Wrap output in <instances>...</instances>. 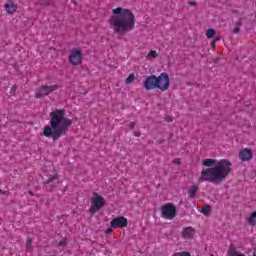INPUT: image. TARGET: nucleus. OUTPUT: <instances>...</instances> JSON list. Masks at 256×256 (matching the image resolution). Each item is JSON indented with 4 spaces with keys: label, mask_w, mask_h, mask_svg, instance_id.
I'll use <instances>...</instances> for the list:
<instances>
[{
    "label": "nucleus",
    "mask_w": 256,
    "mask_h": 256,
    "mask_svg": "<svg viewBox=\"0 0 256 256\" xmlns=\"http://www.w3.org/2000/svg\"><path fill=\"white\" fill-rule=\"evenodd\" d=\"M204 168L200 173L198 178V183H213L214 185H219L223 183L227 177L231 174V167L233 164L227 159H217L207 158L202 161Z\"/></svg>",
    "instance_id": "obj_1"
},
{
    "label": "nucleus",
    "mask_w": 256,
    "mask_h": 256,
    "mask_svg": "<svg viewBox=\"0 0 256 256\" xmlns=\"http://www.w3.org/2000/svg\"><path fill=\"white\" fill-rule=\"evenodd\" d=\"M72 125L73 120L65 116V110L55 109L50 112V125L44 126L43 135L53 139V141H58L67 134Z\"/></svg>",
    "instance_id": "obj_2"
},
{
    "label": "nucleus",
    "mask_w": 256,
    "mask_h": 256,
    "mask_svg": "<svg viewBox=\"0 0 256 256\" xmlns=\"http://www.w3.org/2000/svg\"><path fill=\"white\" fill-rule=\"evenodd\" d=\"M112 14L108 23L110 29H112L113 33L116 35H125V33H129V31L135 29L136 20L133 11L127 8L117 7L112 10Z\"/></svg>",
    "instance_id": "obj_3"
},
{
    "label": "nucleus",
    "mask_w": 256,
    "mask_h": 256,
    "mask_svg": "<svg viewBox=\"0 0 256 256\" xmlns=\"http://www.w3.org/2000/svg\"><path fill=\"white\" fill-rule=\"evenodd\" d=\"M90 202V213H92V215H95L97 211H101V209L105 207V198H103V196L99 195L98 193H93Z\"/></svg>",
    "instance_id": "obj_4"
},
{
    "label": "nucleus",
    "mask_w": 256,
    "mask_h": 256,
    "mask_svg": "<svg viewBox=\"0 0 256 256\" xmlns=\"http://www.w3.org/2000/svg\"><path fill=\"white\" fill-rule=\"evenodd\" d=\"M177 216V208L172 203H167L161 207V217L167 221H173Z\"/></svg>",
    "instance_id": "obj_5"
},
{
    "label": "nucleus",
    "mask_w": 256,
    "mask_h": 256,
    "mask_svg": "<svg viewBox=\"0 0 256 256\" xmlns=\"http://www.w3.org/2000/svg\"><path fill=\"white\" fill-rule=\"evenodd\" d=\"M68 61L74 67L81 65L83 63V51L79 48H73L68 56Z\"/></svg>",
    "instance_id": "obj_6"
},
{
    "label": "nucleus",
    "mask_w": 256,
    "mask_h": 256,
    "mask_svg": "<svg viewBox=\"0 0 256 256\" xmlns=\"http://www.w3.org/2000/svg\"><path fill=\"white\" fill-rule=\"evenodd\" d=\"M171 85V80H169L168 73H161L158 77L156 76V89L160 91H167Z\"/></svg>",
    "instance_id": "obj_7"
},
{
    "label": "nucleus",
    "mask_w": 256,
    "mask_h": 256,
    "mask_svg": "<svg viewBox=\"0 0 256 256\" xmlns=\"http://www.w3.org/2000/svg\"><path fill=\"white\" fill-rule=\"evenodd\" d=\"M59 87L57 85L52 86H42L38 89H36L35 97L36 99H41L42 97H47V95H51L53 91H57Z\"/></svg>",
    "instance_id": "obj_8"
},
{
    "label": "nucleus",
    "mask_w": 256,
    "mask_h": 256,
    "mask_svg": "<svg viewBox=\"0 0 256 256\" xmlns=\"http://www.w3.org/2000/svg\"><path fill=\"white\" fill-rule=\"evenodd\" d=\"M127 223V218L119 216L111 220L110 227L111 229H123L124 227H127Z\"/></svg>",
    "instance_id": "obj_9"
},
{
    "label": "nucleus",
    "mask_w": 256,
    "mask_h": 256,
    "mask_svg": "<svg viewBox=\"0 0 256 256\" xmlns=\"http://www.w3.org/2000/svg\"><path fill=\"white\" fill-rule=\"evenodd\" d=\"M144 89H146V91H152L153 89H157V76H148L144 81Z\"/></svg>",
    "instance_id": "obj_10"
},
{
    "label": "nucleus",
    "mask_w": 256,
    "mask_h": 256,
    "mask_svg": "<svg viewBox=\"0 0 256 256\" xmlns=\"http://www.w3.org/2000/svg\"><path fill=\"white\" fill-rule=\"evenodd\" d=\"M239 159L244 163H247L253 159V151L249 148H244L239 152Z\"/></svg>",
    "instance_id": "obj_11"
},
{
    "label": "nucleus",
    "mask_w": 256,
    "mask_h": 256,
    "mask_svg": "<svg viewBox=\"0 0 256 256\" xmlns=\"http://www.w3.org/2000/svg\"><path fill=\"white\" fill-rule=\"evenodd\" d=\"M181 236L183 239H193V237H195V228L191 226L183 228Z\"/></svg>",
    "instance_id": "obj_12"
},
{
    "label": "nucleus",
    "mask_w": 256,
    "mask_h": 256,
    "mask_svg": "<svg viewBox=\"0 0 256 256\" xmlns=\"http://www.w3.org/2000/svg\"><path fill=\"white\" fill-rule=\"evenodd\" d=\"M5 11L8 12L9 15H13L15 11H17V4L13 3L12 1H9L8 3L5 4Z\"/></svg>",
    "instance_id": "obj_13"
},
{
    "label": "nucleus",
    "mask_w": 256,
    "mask_h": 256,
    "mask_svg": "<svg viewBox=\"0 0 256 256\" xmlns=\"http://www.w3.org/2000/svg\"><path fill=\"white\" fill-rule=\"evenodd\" d=\"M246 223L250 225V227H255L256 225V211L251 212L247 217H246Z\"/></svg>",
    "instance_id": "obj_14"
},
{
    "label": "nucleus",
    "mask_w": 256,
    "mask_h": 256,
    "mask_svg": "<svg viewBox=\"0 0 256 256\" xmlns=\"http://www.w3.org/2000/svg\"><path fill=\"white\" fill-rule=\"evenodd\" d=\"M197 191H199V186H191L189 191H188V195L190 197V199H195V195L197 194Z\"/></svg>",
    "instance_id": "obj_15"
},
{
    "label": "nucleus",
    "mask_w": 256,
    "mask_h": 256,
    "mask_svg": "<svg viewBox=\"0 0 256 256\" xmlns=\"http://www.w3.org/2000/svg\"><path fill=\"white\" fill-rule=\"evenodd\" d=\"M157 57H159V54L157 53V51L151 50V51L147 54L146 59H148V60L157 59Z\"/></svg>",
    "instance_id": "obj_16"
},
{
    "label": "nucleus",
    "mask_w": 256,
    "mask_h": 256,
    "mask_svg": "<svg viewBox=\"0 0 256 256\" xmlns=\"http://www.w3.org/2000/svg\"><path fill=\"white\" fill-rule=\"evenodd\" d=\"M206 37L208 39H213V37H215V29L206 30Z\"/></svg>",
    "instance_id": "obj_17"
},
{
    "label": "nucleus",
    "mask_w": 256,
    "mask_h": 256,
    "mask_svg": "<svg viewBox=\"0 0 256 256\" xmlns=\"http://www.w3.org/2000/svg\"><path fill=\"white\" fill-rule=\"evenodd\" d=\"M200 213L203 215H209V213H211V206H205L201 209Z\"/></svg>",
    "instance_id": "obj_18"
},
{
    "label": "nucleus",
    "mask_w": 256,
    "mask_h": 256,
    "mask_svg": "<svg viewBox=\"0 0 256 256\" xmlns=\"http://www.w3.org/2000/svg\"><path fill=\"white\" fill-rule=\"evenodd\" d=\"M132 81H135V74H130L126 79H125V83L127 85L131 84Z\"/></svg>",
    "instance_id": "obj_19"
},
{
    "label": "nucleus",
    "mask_w": 256,
    "mask_h": 256,
    "mask_svg": "<svg viewBox=\"0 0 256 256\" xmlns=\"http://www.w3.org/2000/svg\"><path fill=\"white\" fill-rule=\"evenodd\" d=\"M55 179H59V174H54L49 177V179L46 181V183H53Z\"/></svg>",
    "instance_id": "obj_20"
},
{
    "label": "nucleus",
    "mask_w": 256,
    "mask_h": 256,
    "mask_svg": "<svg viewBox=\"0 0 256 256\" xmlns=\"http://www.w3.org/2000/svg\"><path fill=\"white\" fill-rule=\"evenodd\" d=\"M241 25H242V22H241V20H238V22L236 23V27L234 28V33H239V31H240V27H241Z\"/></svg>",
    "instance_id": "obj_21"
},
{
    "label": "nucleus",
    "mask_w": 256,
    "mask_h": 256,
    "mask_svg": "<svg viewBox=\"0 0 256 256\" xmlns=\"http://www.w3.org/2000/svg\"><path fill=\"white\" fill-rule=\"evenodd\" d=\"M228 255L229 256H237V251L235 250V248H230L228 251Z\"/></svg>",
    "instance_id": "obj_22"
},
{
    "label": "nucleus",
    "mask_w": 256,
    "mask_h": 256,
    "mask_svg": "<svg viewBox=\"0 0 256 256\" xmlns=\"http://www.w3.org/2000/svg\"><path fill=\"white\" fill-rule=\"evenodd\" d=\"M42 5L44 7H49V5H51V0H46V1L42 2Z\"/></svg>",
    "instance_id": "obj_23"
},
{
    "label": "nucleus",
    "mask_w": 256,
    "mask_h": 256,
    "mask_svg": "<svg viewBox=\"0 0 256 256\" xmlns=\"http://www.w3.org/2000/svg\"><path fill=\"white\" fill-rule=\"evenodd\" d=\"M65 245H67V240L66 239H63L62 241L59 242L60 247H65Z\"/></svg>",
    "instance_id": "obj_24"
},
{
    "label": "nucleus",
    "mask_w": 256,
    "mask_h": 256,
    "mask_svg": "<svg viewBox=\"0 0 256 256\" xmlns=\"http://www.w3.org/2000/svg\"><path fill=\"white\" fill-rule=\"evenodd\" d=\"M188 5H190V7H195V5H197L196 2H189Z\"/></svg>",
    "instance_id": "obj_25"
},
{
    "label": "nucleus",
    "mask_w": 256,
    "mask_h": 256,
    "mask_svg": "<svg viewBox=\"0 0 256 256\" xmlns=\"http://www.w3.org/2000/svg\"><path fill=\"white\" fill-rule=\"evenodd\" d=\"M174 163H175L176 165H179V164L181 163V159H175V160H174Z\"/></svg>",
    "instance_id": "obj_26"
},
{
    "label": "nucleus",
    "mask_w": 256,
    "mask_h": 256,
    "mask_svg": "<svg viewBox=\"0 0 256 256\" xmlns=\"http://www.w3.org/2000/svg\"><path fill=\"white\" fill-rule=\"evenodd\" d=\"M30 243H32V240H31V238H28V239H27V242H26L27 247H29V244H30Z\"/></svg>",
    "instance_id": "obj_27"
},
{
    "label": "nucleus",
    "mask_w": 256,
    "mask_h": 256,
    "mask_svg": "<svg viewBox=\"0 0 256 256\" xmlns=\"http://www.w3.org/2000/svg\"><path fill=\"white\" fill-rule=\"evenodd\" d=\"M216 45H217V42L213 40L212 41V48L215 49Z\"/></svg>",
    "instance_id": "obj_28"
},
{
    "label": "nucleus",
    "mask_w": 256,
    "mask_h": 256,
    "mask_svg": "<svg viewBox=\"0 0 256 256\" xmlns=\"http://www.w3.org/2000/svg\"><path fill=\"white\" fill-rule=\"evenodd\" d=\"M7 194H8L7 191L0 190V195H7Z\"/></svg>",
    "instance_id": "obj_29"
},
{
    "label": "nucleus",
    "mask_w": 256,
    "mask_h": 256,
    "mask_svg": "<svg viewBox=\"0 0 256 256\" xmlns=\"http://www.w3.org/2000/svg\"><path fill=\"white\" fill-rule=\"evenodd\" d=\"M213 41L217 43V41H221V37L217 36Z\"/></svg>",
    "instance_id": "obj_30"
},
{
    "label": "nucleus",
    "mask_w": 256,
    "mask_h": 256,
    "mask_svg": "<svg viewBox=\"0 0 256 256\" xmlns=\"http://www.w3.org/2000/svg\"><path fill=\"white\" fill-rule=\"evenodd\" d=\"M134 135H135V137H139V135H141V133H139V132H134Z\"/></svg>",
    "instance_id": "obj_31"
},
{
    "label": "nucleus",
    "mask_w": 256,
    "mask_h": 256,
    "mask_svg": "<svg viewBox=\"0 0 256 256\" xmlns=\"http://www.w3.org/2000/svg\"><path fill=\"white\" fill-rule=\"evenodd\" d=\"M133 127H135L134 122H132V123L130 124V129H133Z\"/></svg>",
    "instance_id": "obj_32"
},
{
    "label": "nucleus",
    "mask_w": 256,
    "mask_h": 256,
    "mask_svg": "<svg viewBox=\"0 0 256 256\" xmlns=\"http://www.w3.org/2000/svg\"><path fill=\"white\" fill-rule=\"evenodd\" d=\"M28 193H29V195H31V196L35 195V194H34L33 192H31V191H29Z\"/></svg>",
    "instance_id": "obj_33"
},
{
    "label": "nucleus",
    "mask_w": 256,
    "mask_h": 256,
    "mask_svg": "<svg viewBox=\"0 0 256 256\" xmlns=\"http://www.w3.org/2000/svg\"><path fill=\"white\" fill-rule=\"evenodd\" d=\"M253 256H256V248L253 251Z\"/></svg>",
    "instance_id": "obj_34"
},
{
    "label": "nucleus",
    "mask_w": 256,
    "mask_h": 256,
    "mask_svg": "<svg viewBox=\"0 0 256 256\" xmlns=\"http://www.w3.org/2000/svg\"><path fill=\"white\" fill-rule=\"evenodd\" d=\"M110 231H111V228H108V229H107V233H110Z\"/></svg>",
    "instance_id": "obj_35"
}]
</instances>
